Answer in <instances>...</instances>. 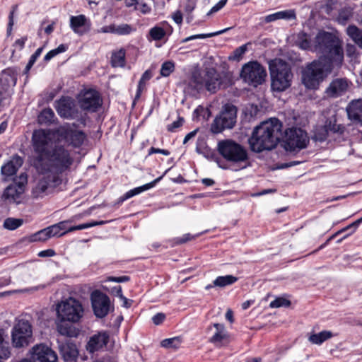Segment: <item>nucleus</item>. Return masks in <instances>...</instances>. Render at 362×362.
<instances>
[{
  "label": "nucleus",
  "instance_id": "nucleus-15",
  "mask_svg": "<svg viewBox=\"0 0 362 362\" xmlns=\"http://www.w3.org/2000/svg\"><path fill=\"white\" fill-rule=\"evenodd\" d=\"M57 342L59 354L64 362H84L86 361V357L79 355L76 344L71 339L58 340Z\"/></svg>",
  "mask_w": 362,
  "mask_h": 362
},
{
  "label": "nucleus",
  "instance_id": "nucleus-25",
  "mask_svg": "<svg viewBox=\"0 0 362 362\" xmlns=\"http://www.w3.org/2000/svg\"><path fill=\"white\" fill-rule=\"evenodd\" d=\"M325 125L327 129L329 136H342L345 131L346 127L342 124H337V115H333L325 119Z\"/></svg>",
  "mask_w": 362,
  "mask_h": 362
},
{
  "label": "nucleus",
  "instance_id": "nucleus-43",
  "mask_svg": "<svg viewBox=\"0 0 362 362\" xmlns=\"http://www.w3.org/2000/svg\"><path fill=\"white\" fill-rule=\"evenodd\" d=\"M23 223L21 218H7L4 222V227L8 230H16Z\"/></svg>",
  "mask_w": 362,
  "mask_h": 362
},
{
  "label": "nucleus",
  "instance_id": "nucleus-27",
  "mask_svg": "<svg viewBox=\"0 0 362 362\" xmlns=\"http://www.w3.org/2000/svg\"><path fill=\"white\" fill-rule=\"evenodd\" d=\"M23 164V159L18 154L12 156L11 159L1 167V173L6 176H12Z\"/></svg>",
  "mask_w": 362,
  "mask_h": 362
},
{
  "label": "nucleus",
  "instance_id": "nucleus-10",
  "mask_svg": "<svg viewBox=\"0 0 362 362\" xmlns=\"http://www.w3.org/2000/svg\"><path fill=\"white\" fill-rule=\"evenodd\" d=\"M309 137L307 132L301 128L292 127L285 132L284 148L287 151H300L308 146Z\"/></svg>",
  "mask_w": 362,
  "mask_h": 362
},
{
  "label": "nucleus",
  "instance_id": "nucleus-31",
  "mask_svg": "<svg viewBox=\"0 0 362 362\" xmlns=\"http://www.w3.org/2000/svg\"><path fill=\"white\" fill-rule=\"evenodd\" d=\"M126 51L124 48L113 52L111 56L110 64L112 67H124L126 64Z\"/></svg>",
  "mask_w": 362,
  "mask_h": 362
},
{
  "label": "nucleus",
  "instance_id": "nucleus-47",
  "mask_svg": "<svg viewBox=\"0 0 362 362\" xmlns=\"http://www.w3.org/2000/svg\"><path fill=\"white\" fill-rule=\"evenodd\" d=\"M181 343V339L180 337H173L163 339L160 344L162 347L164 348H173L177 349Z\"/></svg>",
  "mask_w": 362,
  "mask_h": 362
},
{
  "label": "nucleus",
  "instance_id": "nucleus-39",
  "mask_svg": "<svg viewBox=\"0 0 362 362\" xmlns=\"http://www.w3.org/2000/svg\"><path fill=\"white\" fill-rule=\"evenodd\" d=\"M297 44L303 49L307 50L310 49L313 51V44H311V41L309 40L307 33L302 32L298 35Z\"/></svg>",
  "mask_w": 362,
  "mask_h": 362
},
{
  "label": "nucleus",
  "instance_id": "nucleus-9",
  "mask_svg": "<svg viewBox=\"0 0 362 362\" xmlns=\"http://www.w3.org/2000/svg\"><path fill=\"white\" fill-rule=\"evenodd\" d=\"M237 112L238 109L235 105L229 103L224 105L211 124V131L218 134L225 129H233L237 122Z\"/></svg>",
  "mask_w": 362,
  "mask_h": 362
},
{
  "label": "nucleus",
  "instance_id": "nucleus-56",
  "mask_svg": "<svg viewBox=\"0 0 362 362\" xmlns=\"http://www.w3.org/2000/svg\"><path fill=\"white\" fill-rule=\"evenodd\" d=\"M183 123L184 119L182 117H179L177 120L174 121L172 124L168 125L167 129L168 132H174L175 129L182 126Z\"/></svg>",
  "mask_w": 362,
  "mask_h": 362
},
{
  "label": "nucleus",
  "instance_id": "nucleus-7",
  "mask_svg": "<svg viewBox=\"0 0 362 362\" xmlns=\"http://www.w3.org/2000/svg\"><path fill=\"white\" fill-rule=\"evenodd\" d=\"M313 52L322 54V56L329 57L341 64L343 50L339 45V39L332 33L320 30L313 41Z\"/></svg>",
  "mask_w": 362,
  "mask_h": 362
},
{
  "label": "nucleus",
  "instance_id": "nucleus-20",
  "mask_svg": "<svg viewBox=\"0 0 362 362\" xmlns=\"http://www.w3.org/2000/svg\"><path fill=\"white\" fill-rule=\"evenodd\" d=\"M57 112L58 115L65 119H74L77 117L78 110L74 100L70 98H63L57 102Z\"/></svg>",
  "mask_w": 362,
  "mask_h": 362
},
{
  "label": "nucleus",
  "instance_id": "nucleus-59",
  "mask_svg": "<svg viewBox=\"0 0 362 362\" xmlns=\"http://www.w3.org/2000/svg\"><path fill=\"white\" fill-rule=\"evenodd\" d=\"M165 319V315L162 313H158L152 317V321L155 325H160Z\"/></svg>",
  "mask_w": 362,
  "mask_h": 362
},
{
  "label": "nucleus",
  "instance_id": "nucleus-63",
  "mask_svg": "<svg viewBox=\"0 0 362 362\" xmlns=\"http://www.w3.org/2000/svg\"><path fill=\"white\" fill-rule=\"evenodd\" d=\"M153 153H161L165 156H169L170 153L168 150H166V149H161V148H158L151 147V148H150V149L148 151V154L151 155Z\"/></svg>",
  "mask_w": 362,
  "mask_h": 362
},
{
  "label": "nucleus",
  "instance_id": "nucleus-23",
  "mask_svg": "<svg viewBox=\"0 0 362 362\" xmlns=\"http://www.w3.org/2000/svg\"><path fill=\"white\" fill-rule=\"evenodd\" d=\"M348 118L362 125V100H352L346 107Z\"/></svg>",
  "mask_w": 362,
  "mask_h": 362
},
{
  "label": "nucleus",
  "instance_id": "nucleus-34",
  "mask_svg": "<svg viewBox=\"0 0 362 362\" xmlns=\"http://www.w3.org/2000/svg\"><path fill=\"white\" fill-rule=\"evenodd\" d=\"M329 137V135L328 134L327 129L324 124L316 126L314 128L311 139L316 142L322 143L325 141Z\"/></svg>",
  "mask_w": 362,
  "mask_h": 362
},
{
  "label": "nucleus",
  "instance_id": "nucleus-40",
  "mask_svg": "<svg viewBox=\"0 0 362 362\" xmlns=\"http://www.w3.org/2000/svg\"><path fill=\"white\" fill-rule=\"evenodd\" d=\"M136 28L127 23L115 25V34L118 35H127L134 32Z\"/></svg>",
  "mask_w": 362,
  "mask_h": 362
},
{
  "label": "nucleus",
  "instance_id": "nucleus-4",
  "mask_svg": "<svg viewBox=\"0 0 362 362\" xmlns=\"http://www.w3.org/2000/svg\"><path fill=\"white\" fill-rule=\"evenodd\" d=\"M233 75L230 71H217L214 67H206L200 73H194L189 83V86L197 91L205 88L211 93H215L221 88L231 86Z\"/></svg>",
  "mask_w": 362,
  "mask_h": 362
},
{
  "label": "nucleus",
  "instance_id": "nucleus-38",
  "mask_svg": "<svg viewBox=\"0 0 362 362\" xmlns=\"http://www.w3.org/2000/svg\"><path fill=\"white\" fill-rule=\"evenodd\" d=\"M151 77H152V74L150 70H146L142 74V76L139 81V83H138L137 90H136L134 100H136L140 98L141 94L144 88H145L146 82L149 81L151 78Z\"/></svg>",
  "mask_w": 362,
  "mask_h": 362
},
{
  "label": "nucleus",
  "instance_id": "nucleus-46",
  "mask_svg": "<svg viewBox=\"0 0 362 362\" xmlns=\"http://www.w3.org/2000/svg\"><path fill=\"white\" fill-rule=\"evenodd\" d=\"M175 70V63L172 61H166L161 65L160 74L163 77H168Z\"/></svg>",
  "mask_w": 362,
  "mask_h": 362
},
{
  "label": "nucleus",
  "instance_id": "nucleus-33",
  "mask_svg": "<svg viewBox=\"0 0 362 362\" xmlns=\"http://www.w3.org/2000/svg\"><path fill=\"white\" fill-rule=\"evenodd\" d=\"M5 337V331L0 329V359H6L11 356L9 342Z\"/></svg>",
  "mask_w": 362,
  "mask_h": 362
},
{
  "label": "nucleus",
  "instance_id": "nucleus-44",
  "mask_svg": "<svg viewBox=\"0 0 362 362\" xmlns=\"http://www.w3.org/2000/svg\"><path fill=\"white\" fill-rule=\"evenodd\" d=\"M249 44L250 43H246L236 48L233 52L232 54L229 56V60L239 61L243 57V54L246 52L247 49V45Z\"/></svg>",
  "mask_w": 362,
  "mask_h": 362
},
{
  "label": "nucleus",
  "instance_id": "nucleus-12",
  "mask_svg": "<svg viewBox=\"0 0 362 362\" xmlns=\"http://www.w3.org/2000/svg\"><path fill=\"white\" fill-rule=\"evenodd\" d=\"M11 339L13 346L16 348L28 346L33 339V329L30 323L27 320H19L12 329Z\"/></svg>",
  "mask_w": 362,
  "mask_h": 362
},
{
  "label": "nucleus",
  "instance_id": "nucleus-29",
  "mask_svg": "<svg viewBox=\"0 0 362 362\" xmlns=\"http://www.w3.org/2000/svg\"><path fill=\"white\" fill-rule=\"evenodd\" d=\"M296 18V14L295 11L293 9H289L269 14L264 17V21L266 23H269L280 19L290 21L295 20Z\"/></svg>",
  "mask_w": 362,
  "mask_h": 362
},
{
  "label": "nucleus",
  "instance_id": "nucleus-60",
  "mask_svg": "<svg viewBox=\"0 0 362 362\" xmlns=\"http://www.w3.org/2000/svg\"><path fill=\"white\" fill-rule=\"evenodd\" d=\"M27 40H28V37L27 36H24V37H22L20 39H17L14 42L13 46L18 47L19 50H22L24 48L25 43L27 41Z\"/></svg>",
  "mask_w": 362,
  "mask_h": 362
},
{
  "label": "nucleus",
  "instance_id": "nucleus-50",
  "mask_svg": "<svg viewBox=\"0 0 362 362\" xmlns=\"http://www.w3.org/2000/svg\"><path fill=\"white\" fill-rule=\"evenodd\" d=\"M50 238L47 228L39 230L31 237L33 241H46Z\"/></svg>",
  "mask_w": 362,
  "mask_h": 362
},
{
  "label": "nucleus",
  "instance_id": "nucleus-16",
  "mask_svg": "<svg viewBox=\"0 0 362 362\" xmlns=\"http://www.w3.org/2000/svg\"><path fill=\"white\" fill-rule=\"evenodd\" d=\"M45 174L37 181L32 189V195L34 198L43 197L59 183V179L56 175L49 173Z\"/></svg>",
  "mask_w": 362,
  "mask_h": 362
},
{
  "label": "nucleus",
  "instance_id": "nucleus-2",
  "mask_svg": "<svg viewBox=\"0 0 362 362\" xmlns=\"http://www.w3.org/2000/svg\"><path fill=\"white\" fill-rule=\"evenodd\" d=\"M56 312L55 325L57 332L68 338L77 337L80 329L76 327L75 323L80 321L84 312L81 303L70 297L57 305Z\"/></svg>",
  "mask_w": 362,
  "mask_h": 362
},
{
  "label": "nucleus",
  "instance_id": "nucleus-45",
  "mask_svg": "<svg viewBox=\"0 0 362 362\" xmlns=\"http://www.w3.org/2000/svg\"><path fill=\"white\" fill-rule=\"evenodd\" d=\"M230 28H226L224 30H220V31H218V32H215V33H207V34H198V35H191L189 37H187L183 39L182 40V42H188L189 40H195V39H204V38H207V37H213V36H216V35L222 34V33H225L226 30H228Z\"/></svg>",
  "mask_w": 362,
  "mask_h": 362
},
{
  "label": "nucleus",
  "instance_id": "nucleus-18",
  "mask_svg": "<svg viewBox=\"0 0 362 362\" xmlns=\"http://www.w3.org/2000/svg\"><path fill=\"white\" fill-rule=\"evenodd\" d=\"M30 353L32 358L39 362H57L58 359L56 352L45 344L35 345Z\"/></svg>",
  "mask_w": 362,
  "mask_h": 362
},
{
  "label": "nucleus",
  "instance_id": "nucleus-41",
  "mask_svg": "<svg viewBox=\"0 0 362 362\" xmlns=\"http://www.w3.org/2000/svg\"><path fill=\"white\" fill-rule=\"evenodd\" d=\"M148 35L153 40L158 41L162 40L165 35V30L159 26H154L150 29Z\"/></svg>",
  "mask_w": 362,
  "mask_h": 362
},
{
  "label": "nucleus",
  "instance_id": "nucleus-49",
  "mask_svg": "<svg viewBox=\"0 0 362 362\" xmlns=\"http://www.w3.org/2000/svg\"><path fill=\"white\" fill-rule=\"evenodd\" d=\"M348 35L356 43L361 37L362 32L356 25H349L346 29Z\"/></svg>",
  "mask_w": 362,
  "mask_h": 362
},
{
  "label": "nucleus",
  "instance_id": "nucleus-21",
  "mask_svg": "<svg viewBox=\"0 0 362 362\" xmlns=\"http://www.w3.org/2000/svg\"><path fill=\"white\" fill-rule=\"evenodd\" d=\"M18 71L16 68H8L0 73L1 95L8 88L15 86L17 82Z\"/></svg>",
  "mask_w": 362,
  "mask_h": 362
},
{
  "label": "nucleus",
  "instance_id": "nucleus-24",
  "mask_svg": "<svg viewBox=\"0 0 362 362\" xmlns=\"http://www.w3.org/2000/svg\"><path fill=\"white\" fill-rule=\"evenodd\" d=\"M108 341L109 335L106 332H100L90 337L87 344V350L93 353L105 347Z\"/></svg>",
  "mask_w": 362,
  "mask_h": 362
},
{
  "label": "nucleus",
  "instance_id": "nucleus-57",
  "mask_svg": "<svg viewBox=\"0 0 362 362\" xmlns=\"http://www.w3.org/2000/svg\"><path fill=\"white\" fill-rule=\"evenodd\" d=\"M228 0H220L215 6H214L211 10L207 13V16H209L214 13H216L221 10L226 4Z\"/></svg>",
  "mask_w": 362,
  "mask_h": 362
},
{
  "label": "nucleus",
  "instance_id": "nucleus-17",
  "mask_svg": "<svg viewBox=\"0 0 362 362\" xmlns=\"http://www.w3.org/2000/svg\"><path fill=\"white\" fill-rule=\"evenodd\" d=\"M90 300L95 316L99 318L105 317L110 310V298L101 291L95 290L91 293Z\"/></svg>",
  "mask_w": 362,
  "mask_h": 362
},
{
  "label": "nucleus",
  "instance_id": "nucleus-36",
  "mask_svg": "<svg viewBox=\"0 0 362 362\" xmlns=\"http://www.w3.org/2000/svg\"><path fill=\"white\" fill-rule=\"evenodd\" d=\"M332 337L333 334L332 332L323 330L317 334H311L309 337V341L314 344H321Z\"/></svg>",
  "mask_w": 362,
  "mask_h": 362
},
{
  "label": "nucleus",
  "instance_id": "nucleus-48",
  "mask_svg": "<svg viewBox=\"0 0 362 362\" xmlns=\"http://www.w3.org/2000/svg\"><path fill=\"white\" fill-rule=\"evenodd\" d=\"M107 221H93V222H90V223L79 224L78 226H70L68 228V231L72 232V231H74V230H83V229L88 228H90V227L99 226V225H103V224H104Z\"/></svg>",
  "mask_w": 362,
  "mask_h": 362
},
{
  "label": "nucleus",
  "instance_id": "nucleus-32",
  "mask_svg": "<svg viewBox=\"0 0 362 362\" xmlns=\"http://www.w3.org/2000/svg\"><path fill=\"white\" fill-rule=\"evenodd\" d=\"M170 169H168L167 170H165V172L164 173V174L161 176H160L159 177L155 179L153 181L149 182V183H147V184H145L142 186H140V187H135L129 191L127 192V197H129L130 198L135 196V195H137L146 190H148L152 187H153L156 183H158L162 178L167 173V172Z\"/></svg>",
  "mask_w": 362,
  "mask_h": 362
},
{
  "label": "nucleus",
  "instance_id": "nucleus-28",
  "mask_svg": "<svg viewBox=\"0 0 362 362\" xmlns=\"http://www.w3.org/2000/svg\"><path fill=\"white\" fill-rule=\"evenodd\" d=\"M86 22L87 18L84 15L71 16L70 18V27L75 33L83 35L88 31V29L85 28Z\"/></svg>",
  "mask_w": 362,
  "mask_h": 362
},
{
  "label": "nucleus",
  "instance_id": "nucleus-64",
  "mask_svg": "<svg viewBox=\"0 0 362 362\" xmlns=\"http://www.w3.org/2000/svg\"><path fill=\"white\" fill-rule=\"evenodd\" d=\"M194 237L189 233L185 234L182 237L178 238L176 240L177 244H183L191 240H192Z\"/></svg>",
  "mask_w": 362,
  "mask_h": 362
},
{
  "label": "nucleus",
  "instance_id": "nucleus-53",
  "mask_svg": "<svg viewBox=\"0 0 362 362\" xmlns=\"http://www.w3.org/2000/svg\"><path fill=\"white\" fill-rule=\"evenodd\" d=\"M17 7H18L17 5L13 6H12V9H11V11L9 13L8 23L7 30H6L7 36H10L11 35L13 26V24H14L13 16H14L15 11L17 9Z\"/></svg>",
  "mask_w": 362,
  "mask_h": 362
},
{
  "label": "nucleus",
  "instance_id": "nucleus-58",
  "mask_svg": "<svg viewBox=\"0 0 362 362\" xmlns=\"http://www.w3.org/2000/svg\"><path fill=\"white\" fill-rule=\"evenodd\" d=\"M130 280V277L129 276H109L107 279L108 281H113L117 283H123L127 282Z\"/></svg>",
  "mask_w": 362,
  "mask_h": 362
},
{
  "label": "nucleus",
  "instance_id": "nucleus-13",
  "mask_svg": "<svg viewBox=\"0 0 362 362\" xmlns=\"http://www.w3.org/2000/svg\"><path fill=\"white\" fill-rule=\"evenodd\" d=\"M32 145L36 154L35 156H40L42 158H45L52 149L54 141L48 132L44 129H38L33 133Z\"/></svg>",
  "mask_w": 362,
  "mask_h": 362
},
{
  "label": "nucleus",
  "instance_id": "nucleus-26",
  "mask_svg": "<svg viewBox=\"0 0 362 362\" xmlns=\"http://www.w3.org/2000/svg\"><path fill=\"white\" fill-rule=\"evenodd\" d=\"M348 83L346 80L337 78L333 80L326 90V93L330 97L337 98L341 95L347 89Z\"/></svg>",
  "mask_w": 362,
  "mask_h": 362
},
{
  "label": "nucleus",
  "instance_id": "nucleus-62",
  "mask_svg": "<svg viewBox=\"0 0 362 362\" xmlns=\"http://www.w3.org/2000/svg\"><path fill=\"white\" fill-rule=\"evenodd\" d=\"M103 33H113L115 34V24H110L109 25L103 26L98 31Z\"/></svg>",
  "mask_w": 362,
  "mask_h": 362
},
{
  "label": "nucleus",
  "instance_id": "nucleus-19",
  "mask_svg": "<svg viewBox=\"0 0 362 362\" xmlns=\"http://www.w3.org/2000/svg\"><path fill=\"white\" fill-rule=\"evenodd\" d=\"M79 103L83 110L92 112H96L102 105L99 93L92 89L84 93Z\"/></svg>",
  "mask_w": 362,
  "mask_h": 362
},
{
  "label": "nucleus",
  "instance_id": "nucleus-30",
  "mask_svg": "<svg viewBox=\"0 0 362 362\" xmlns=\"http://www.w3.org/2000/svg\"><path fill=\"white\" fill-rule=\"evenodd\" d=\"M24 190V184L23 182H20L16 185H11L7 187L4 192V196L6 199H11L13 201L18 199L21 194L23 192Z\"/></svg>",
  "mask_w": 362,
  "mask_h": 362
},
{
  "label": "nucleus",
  "instance_id": "nucleus-6",
  "mask_svg": "<svg viewBox=\"0 0 362 362\" xmlns=\"http://www.w3.org/2000/svg\"><path fill=\"white\" fill-rule=\"evenodd\" d=\"M271 89L274 92H284L291 86L293 74L290 64L280 58L269 62Z\"/></svg>",
  "mask_w": 362,
  "mask_h": 362
},
{
  "label": "nucleus",
  "instance_id": "nucleus-22",
  "mask_svg": "<svg viewBox=\"0 0 362 362\" xmlns=\"http://www.w3.org/2000/svg\"><path fill=\"white\" fill-rule=\"evenodd\" d=\"M212 327L215 328L216 332L209 339V342L214 344L216 346H221L225 342H228V334L223 324L214 323L209 326L208 330H211Z\"/></svg>",
  "mask_w": 362,
  "mask_h": 362
},
{
  "label": "nucleus",
  "instance_id": "nucleus-51",
  "mask_svg": "<svg viewBox=\"0 0 362 362\" xmlns=\"http://www.w3.org/2000/svg\"><path fill=\"white\" fill-rule=\"evenodd\" d=\"M290 305L291 302L289 300L282 297H277L270 303L269 306L274 308L280 307H288Z\"/></svg>",
  "mask_w": 362,
  "mask_h": 362
},
{
  "label": "nucleus",
  "instance_id": "nucleus-52",
  "mask_svg": "<svg viewBox=\"0 0 362 362\" xmlns=\"http://www.w3.org/2000/svg\"><path fill=\"white\" fill-rule=\"evenodd\" d=\"M351 17V12L348 9H342L339 11L337 16V21L341 25H345Z\"/></svg>",
  "mask_w": 362,
  "mask_h": 362
},
{
  "label": "nucleus",
  "instance_id": "nucleus-11",
  "mask_svg": "<svg viewBox=\"0 0 362 362\" xmlns=\"http://www.w3.org/2000/svg\"><path fill=\"white\" fill-rule=\"evenodd\" d=\"M240 76L245 82L257 87L264 82L267 71L258 62L252 61L243 66Z\"/></svg>",
  "mask_w": 362,
  "mask_h": 362
},
{
  "label": "nucleus",
  "instance_id": "nucleus-35",
  "mask_svg": "<svg viewBox=\"0 0 362 362\" xmlns=\"http://www.w3.org/2000/svg\"><path fill=\"white\" fill-rule=\"evenodd\" d=\"M238 279L236 276L233 275L219 276L214 280V286L223 288L235 284Z\"/></svg>",
  "mask_w": 362,
  "mask_h": 362
},
{
  "label": "nucleus",
  "instance_id": "nucleus-1",
  "mask_svg": "<svg viewBox=\"0 0 362 362\" xmlns=\"http://www.w3.org/2000/svg\"><path fill=\"white\" fill-rule=\"evenodd\" d=\"M283 124L277 118H270L255 127L248 139L252 151L261 153L275 148L283 138Z\"/></svg>",
  "mask_w": 362,
  "mask_h": 362
},
{
  "label": "nucleus",
  "instance_id": "nucleus-55",
  "mask_svg": "<svg viewBox=\"0 0 362 362\" xmlns=\"http://www.w3.org/2000/svg\"><path fill=\"white\" fill-rule=\"evenodd\" d=\"M346 54L348 57L354 59L356 57V47L355 45L347 44L346 46Z\"/></svg>",
  "mask_w": 362,
  "mask_h": 362
},
{
  "label": "nucleus",
  "instance_id": "nucleus-3",
  "mask_svg": "<svg viewBox=\"0 0 362 362\" xmlns=\"http://www.w3.org/2000/svg\"><path fill=\"white\" fill-rule=\"evenodd\" d=\"M74 160L70 151L57 139L45 158L33 156L31 163L38 173L44 175L52 170L62 173L70 169Z\"/></svg>",
  "mask_w": 362,
  "mask_h": 362
},
{
  "label": "nucleus",
  "instance_id": "nucleus-42",
  "mask_svg": "<svg viewBox=\"0 0 362 362\" xmlns=\"http://www.w3.org/2000/svg\"><path fill=\"white\" fill-rule=\"evenodd\" d=\"M362 223V217L357 219L356 221H355L354 222L351 223V224L348 225L347 226L343 228L342 229L339 230V231H337L336 233H334L331 238L330 239L336 237L337 235H339V233H343V232H345L346 230H351V231L346 235L343 238H346L347 236H349V235L352 234L353 233H354V231L356 230V228L358 227V226Z\"/></svg>",
  "mask_w": 362,
  "mask_h": 362
},
{
  "label": "nucleus",
  "instance_id": "nucleus-37",
  "mask_svg": "<svg viewBox=\"0 0 362 362\" xmlns=\"http://www.w3.org/2000/svg\"><path fill=\"white\" fill-rule=\"evenodd\" d=\"M54 116V112L51 108H45L38 115L37 120L40 124H49L53 122Z\"/></svg>",
  "mask_w": 362,
  "mask_h": 362
},
{
  "label": "nucleus",
  "instance_id": "nucleus-8",
  "mask_svg": "<svg viewBox=\"0 0 362 362\" xmlns=\"http://www.w3.org/2000/svg\"><path fill=\"white\" fill-rule=\"evenodd\" d=\"M217 150L226 161L233 164L245 163L249 160L247 149L232 139L218 141Z\"/></svg>",
  "mask_w": 362,
  "mask_h": 362
},
{
  "label": "nucleus",
  "instance_id": "nucleus-14",
  "mask_svg": "<svg viewBox=\"0 0 362 362\" xmlns=\"http://www.w3.org/2000/svg\"><path fill=\"white\" fill-rule=\"evenodd\" d=\"M58 139L65 141L74 148H79L83 144L86 135L81 130L73 129L69 124H65L57 130Z\"/></svg>",
  "mask_w": 362,
  "mask_h": 362
},
{
  "label": "nucleus",
  "instance_id": "nucleus-61",
  "mask_svg": "<svg viewBox=\"0 0 362 362\" xmlns=\"http://www.w3.org/2000/svg\"><path fill=\"white\" fill-rule=\"evenodd\" d=\"M56 255L55 251L53 249H47L45 250L40 251L37 256L40 257H51Z\"/></svg>",
  "mask_w": 362,
  "mask_h": 362
},
{
  "label": "nucleus",
  "instance_id": "nucleus-54",
  "mask_svg": "<svg viewBox=\"0 0 362 362\" xmlns=\"http://www.w3.org/2000/svg\"><path fill=\"white\" fill-rule=\"evenodd\" d=\"M47 231L50 237H61L64 235V232H62L57 223L47 227Z\"/></svg>",
  "mask_w": 362,
  "mask_h": 362
},
{
  "label": "nucleus",
  "instance_id": "nucleus-5",
  "mask_svg": "<svg viewBox=\"0 0 362 362\" xmlns=\"http://www.w3.org/2000/svg\"><path fill=\"white\" fill-rule=\"evenodd\" d=\"M333 69L332 59L320 56L308 63L301 71V81L307 89H318L320 83Z\"/></svg>",
  "mask_w": 362,
  "mask_h": 362
}]
</instances>
